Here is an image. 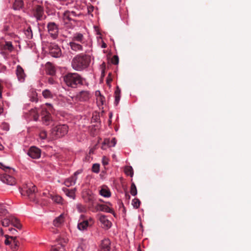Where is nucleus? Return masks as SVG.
Instances as JSON below:
<instances>
[{
	"instance_id": "f257e3e1",
	"label": "nucleus",
	"mask_w": 251,
	"mask_h": 251,
	"mask_svg": "<svg viewBox=\"0 0 251 251\" xmlns=\"http://www.w3.org/2000/svg\"><path fill=\"white\" fill-rule=\"evenodd\" d=\"M91 62L90 55L80 53L75 56L72 61L73 68L77 71H81L86 69Z\"/></svg>"
},
{
	"instance_id": "f03ea898",
	"label": "nucleus",
	"mask_w": 251,
	"mask_h": 251,
	"mask_svg": "<svg viewBox=\"0 0 251 251\" xmlns=\"http://www.w3.org/2000/svg\"><path fill=\"white\" fill-rule=\"evenodd\" d=\"M64 80L68 86L76 88L82 84L83 78L77 73H68L64 76Z\"/></svg>"
},
{
	"instance_id": "7ed1b4c3",
	"label": "nucleus",
	"mask_w": 251,
	"mask_h": 251,
	"mask_svg": "<svg viewBox=\"0 0 251 251\" xmlns=\"http://www.w3.org/2000/svg\"><path fill=\"white\" fill-rule=\"evenodd\" d=\"M68 131V126L66 125H59L52 128L50 136L51 139H56L65 136Z\"/></svg>"
},
{
	"instance_id": "20e7f679",
	"label": "nucleus",
	"mask_w": 251,
	"mask_h": 251,
	"mask_svg": "<svg viewBox=\"0 0 251 251\" xmlns=\"http://www.w3.org/2000/svg\"><path fill=\"white\" fill-rule=\"evenodd\" d=\"M36 186L31 183L26 184L23 186L21 190L22 195L27 196L31 201H34Z\"/></svg>"
},
{
	"instance_id": "39448f33",
	"label": "nucleus",
	"mask_w": 251,
	"mask_h": 251,
	"mask_svg": "<svg viewBox=\"0 0 251 251\" xmlns=\"http://www.w3.org/2000/svg\"><path fill=\"white\" fill-rule=\"evenodd\" d=\"M93 223L94 221L92 219H85L84 215H81L77 224V228L80 230H85L87 229L88 226H91Z\"/></svg>"
},
{
	"instance_id": "423d86ee",
	"label": "nucleus",
	"mask_w": 251,
	"mask_h": 251,
	"mask_svg": "<svg viewBox=\"0 0 251 251\" xmlns=\"http://www.w3.org/2000/svg\"><path fill=\"white\" fill-rule=\"evenodd\" d=\"M33 14L37 20L40 21L46 17L44 7L41 5H35L33 8Z\"/></svg>"
},
{
	"instance_id": "0eeeda50",
	"label": "nucleus",
	"mask_w": 251,
	"mask_h": 251,
	"mask_svg": "<svg viewBox=\"0 0 251 251\" xmlns=\"http://www.w3.org/2000/svg\"><path fill=\"white\" fill-rule=\"evenodd\" d=\"M48 32L53 39H56L58 35V26L53 22H50L47 25Z\"/></svg>"
},
{
	"instance_id": "6e6552de",
	"label": "nucleus",
	"mask_w": 251,
	"mask_h": 251,
	"mask_svg": "<svg viewBox=\"0 0 251 251\" xmlns=\"http://www.w3.org/2000/svg\"><path fill=\"white\" fill-rule=\"evenodd\" d=\"M50 53L54 57H59L61 55V51L59 46L56 44H51L50 47Z\"/></svg>"
},
{
	"instance_id": "1a4fd4ad",
	"label": "nucleus",
	"mask_w": 251,
	"mask_h": 251,
	"mask_svg": "<svg viewBox=\"0 0 251 251\" xmlns=\"http://www.w3.org/2000/svg\"><path fill=\"white\" fill-rule=\"evenodd\" d=\"M27 154L30 157L37 159L41 156V150L36 147L32 146L29 149Z\"/></svg>"
},
{
	"instance_id": "9d476101",
	"label": "nucleus",
	"mask_w": 251,
	"mask_h": 251,
	"mask_svg": "<svg viewBox=\"0 0 251 251\" xmlns=\"http://www.w3.org/2000/svg\"><path fill=\"white\" fill-rule=\"evenodd\" d=\"M111 244V241L108 238L103 239L99 246L100 251H110Z\"/></svg>"
},
{
	"instance_id": "9b49d317",
	"label": "nucleus",
	"mask_w": 251,
	"mask_h": 251,
	"mask_svg": "<svg viewBox=\"0 0 251 251\" xmlns=\"http://www.w3.org/2000/svg\"><path fill=\"white\" fill-rule=\"evenodd\" d=\"M0 180L3 183L10 185H13L16 183L15 179L13 176L6 174L0 176Z\"/></svg>"
},
{
	"instance_id": "f8f14e48",
	"label": "nucleus",
	"mask_w": 251,
	"mask_h": 251,
	"mask_svg": "<svg viewBox=\"0 0 251 251\" xmlns=\"http://www.w3.org/2000/svg\"><path fill=\"white\" fill-rule=\"evenodd\" d=\"M58 245L53 247L51 251H66L65 245L68 242V239H60Z\"/></svg>"
},
{
	"instance_id": "ddd939ff",
	"label": "nucleus",
	"mask_w": 251,
	"mask_h": 251,
	"mask_svg": "<svg viewBox=\"0 0 251 251\" xmlns=\"http://www.w3.org/2000/svg\"><path fill=\"white\" fill-rule=\"evenodd\" d=\"M81 173L80 171H76L70 178L66 179L65 182L64 184L67 187H70V186H72L73 185H74L76 183V181L77 180V176Z\"/></svg>"
},
{
	"instance_id": "4468645a",
	"label": "nucleus",
	"mask_w": 251,
	"mask_h": 251,
	"mask_svg": "<svg viewBox=\"0 0 251 251\" xmlns=\"http://www.w3.org/2000/svg\"><path fill=\"white\" fill-rule=\"evenodd\" d=\"M95 210L96 211H100L114 214L113 210L105 204H97L95 206Z\"/></svg>"
},
{
	"instance_id": "2eb2a0df",
	"label": "nucleus",
	"mask_w": 251,
	"mask_h": 251,
	"mask_svg": "<svg viewBox=\"0 0 251 251\" xmlns=\"http://www.w3.org/2000/svg\"><path fill=\"white\" fill-rule=\"evenodd\" d=\"M90 98V94L88 91H82L77 95V99L80 101H87Z\"/></svg>"
},
{
	"instance_id": "dca6fc26",
	"label": "nucleus",
	"mask_w": 251,
	"mask_h": 251,
	"mask_svg": "<svg viewBox=\"0 0 251 251\" xmlns=\"http://www.w3.org/2000/svg\"><path fill=\"white\" fill-rule=\"evenodd\" d=\"M99 220L103 225V227L108 229L111 227V223L106 218V217L105 215H100L99 217Z\"/></svg>"
},
{
	"instance_id": "f3484780",
	"label": "nucleus",
	"mask_w": 251,
	"mask_h": 251,
	"mask_svg": "<svg viewBox=\"0 0 251 251\" xmlns=\"http://www.w3.org/2000/svg\"><path fill=\"white\" fill-rule=\"evenodd\" d=\"M16 75L18 77V79L19 81L23 82L25 80V75L24 73V71L23 69L20 66L18 65L16 69Z\"/></svg>"
},
{
	"instance_id": "a211bd4d",
	"label": "nucleus",
	"mask_w": 251,
	"mask_h": 251,
	"mask_svg": "<svg viewBox=\"0 0 251 251\" xmlns=\"http://www.w3.org/2000/svg\"><path fill=\"white\" fill-rule=\"evenodd\" d=\"M64 222V217L63 214H61L56 217L53 221V225L56 227H59L62 226Z\"/></svg>"
},
{
	"instance_id": "6ab92c4d",
	"label": "nucleus",
	"mask_w": 251,
	"mask_h": 251,
	"mask_svg": "<svg viewBox=\"0 0 251 251\" xmlns=\"http://www.w3.org/2000/svg\"><path fill=\"white\" fill-rule=\"evenodd\" d=\"M70 46L71 49L75 51H81L83 50V47L80 44L76 43L75 42H71L70 43Z\"/></svg>"
},
{
	"instance_id": "aec40b11",
	"label": "nucleus",
	"mask_w": 251,
	"mask_h": 251,
	"mask_svg": "<svg viewBox=\"0 0 251 251\" xmlns=\"http://www.w3.org/2000/svg\"><path fill=\"white\" fill-rule=\"evenodd\" d=\"M83 40H84V37L82 34L80 33H76L75 34L73 38H72V41L73 42H78L80 43H83Z\"/></svg>"
},
{
	"instance_id": "412c9836",
	"label": "nucleus",
	"mask_w": 251,
	"mask_h": 251,
	"mask_svg": "<svg viewBox=\"0 0 251 251\" xmlns=\"http://www.w3.org/2000/svg\"><path fill=\"white\" fill-rule=\"evenodd\" d=\"M121 98V90L119 86H117L115 91V104L117 105L120 101Z\"/></svg>"
},
{
	"instance_id": "4be33fe9",
	"label": "nucleus",
	"mask_w": 251,
	"mask_h": 251,
	"mask_svg": "<svg viewBox=\"0 0 251 251\" xmlns=\"http://www.w3.org/2000/svg\"><path fill=\"white\" fill-rule=\"evenodd\" d=\"M10 239H11V241H12V243L11 244L12 245V249L13 251H15L18 249V247L19 245V242L17 240V237H10Z\"/></svg>"
},
{
	"instance_id": "5701e85b",
	"label": "nucleus",
	"mask_w": 251,
	"mask_h": 251,
	"mask_svg": "<svg viewBox=\"0 0 251 251\" xmlns=\"http://www.w3.org/2000/svg\"><path fill=\"white\" fill-rule=\"evenodd\" d=\"M63 190L66 195L73 199H74L75 198V189H68L66 188H63Z\"/></svg>"
},
{
	"instance_id": "b1692460",
	"label": "nucleus",
	"mask_w": 251,
	"mask_h": 251,
	"mask_svg": "<svg viewBox=\"0 0 251 251\" xmlns=\"http://www.w3.org/2000/svg\"><path fill=\"white\" fill-rule=\"evenodd\" d=\"M11 224L16 227L18 229H21L22 227V225L20 224L19 220L13 216H11Z\"/></svg>"
},
{
	"instance_id": "393cba45",
	"label": "nucleus",
	"mask_w": 251,
	"mask_h": 251,
	"mask_svg": "<svg viewBox=\"0 0 251 251\" xmlns=\"http://www.w3.org/2000/svg\"><path fill=\"white\" fill-rule=\"evenodd\" d=\"M43 122L46 125H48L50 124V122L51 121V115L50 114L47 112H45V115L42 117Z\"/></svg>"
},
{
	"instance_id": "a878e982",
	"label": "nucleus",
	"mask_w": 251,
	"mask_h": 251,
	"mask_svg": "<svg viewBox=\"0 0 251 251\" xmlns=\"http://www.w3.org/2000/svg\"><path fill=\"white\" fill-rule=\"evenodd\" d=\"M24 5V2L22 0H15L13 7L15 10H19Z\"/></svg>"
},
{
	"instance_id": "bb28decb",
	"label": "nucleus",
	"mask_w": 251,
	"mask_h": 251,
	"mask_svg": "<svg viewBox=\"0 0 251 251\" xmlns=\"http://www.w3.org/2000/svg\"><path fill=\"white\" fill-rule=\"evenodd\" d=\"M63 19L66 23H67L68 22L73 20L71 15L69 14V11L67 10L64 12Z\"/></svg>"
},
{
	"instance_id": "cd10ccee",
	"label": "nucleus",
	"mask_w": 251,
	"mask_h": 251,
	"mask_svg": "<svg viewBox=\"0 0 251 251\" xmlns=\"http://www.w3.org/2000/svg\"><path fill=\"white\" fill-rule=\"evenodd\" d=\"M100 194L104 197H109L111 196V193L108 189L102 188L100 191Z\"/></svg>"
},
{
	"instance_id": "c85d7f7f",
	"label": "nucleus",
	"mask_w": 251,
	"mask_h": 251,
	"mask_svg": "<svg viewBox=\"0 0 251 251\" xmlns=\"http://www.w3.org/2000/svg\"><path fill=\"white\" fill-rule=\"evenodd\" d=\"M47 72L48 74L51 75H53L55 73V71L53 66L50 63L47 64Z\"/></svg>"
},
{
	"instance_id": "c756f323",
	"label": "nucleus",
	"mask_w": 251,
	"mask_h": 251,
	"mask_svg": "<svg viewBox=\"0 0 251 251\" xmlns=\"http://www.w3.org/2000/svg\"><path fill=\"white\" fill-rule=\"evenodd\" d=\"M1 225L3 226H8L11 223V216L9 218H5L1 221Z\"/></svg>"
},
{
	"instance_id": "7c9ffc66",
	"label": "nucleus",
	"mask_w": 251,
	"mask_h": 251,
	"mask_svg": "<svg viewBox=\"0 0 251 251\" xmlns=\"http://www.w3.org/2000/svg\"><path fill=\"white\" fill-rule=\"evenodd\" d=\"M124 171L126 174L132 177L133 175V170L131 166H126L125 168Z\"/></svg>"
},
{
	"instance_id": "2f4dec72",
	"label": "nucleus",
	"mask_w": 251,
	"mask_h": 251,
	"mask_svg": "<svg viewBox=\"0 0 251 251\" xmlns=\"http://www.w3.org/2000/svg\"><path fill=\"white\" fill-rule=\"evenodd\" d=\"M0 168L5 171L6 172L12 174V172H14V170L9 167L4 166L2 163H0Z\"/></svg>"
},
{
	"instance_id": "473e14b6",
	"label": "nucleus",
	"mask_w": 251,
	"mask_h": 251,
	"mask_svg": "<svg viewBox=\"0 0 251 251\" xmlns=\"http://www.w3.org/2000/svg\"><path fill=\"white\" fill-rule=\"evenodd\" d=\"M50 198L52 199V200L53 201L57 203H60L62 201V198L59 196H53L52 195H50Z\"/></svg>"
},
{
	"instance_id": "72a5a7b5",
	"label": "nucleus",
	"mask_w": 251,
	"mask_h": 251,
	"mask_svg": "<svg viewBox=\"0 0 251 251\" xmlns=\"http://www.w3.org/2000/svg\"><path fill=\"white\" fill-rule=\"evenodd\" d=\"M25 34L28 39H31L32 38V32L30 26H28L25 31Z\"/></svg>"
},
{
	"instance_id": "f704fd0d",
	"label": "nucleus",
	"mask_w": 251,
	"mask_h": 251,
	"mask_svg": "<svg viewBox=\"0 0 251 251\" xmlns=\"http://www.w3.org/2000/svg\"><path fill=\"white\" fill-rule=\"evenodd\" d=\"M42 95L45 98H51L52 97L51 93L48 89L44 90L42 92Z\"/></svg>"
},
{
	"instance_id": "c9c22d12",
	"label": "nucleus",
	"mask_w": 251,
	"mask_h": 251,
	"mask_svg": "<svg viewBox=\"0 0 251 251\" xmlns=\"http://www.w3.org/2000/svg\"><path fill=\"white\" fill-rule=\"evenodd\" d=\"M137 191L136 189V187L135 186V184L134 183H132L131 185V188H130V194L134 196L137 195Z\"/></svg>"
},
{
	"instance_id": "e433bc0d",
	"label": "nucleus",
	"mask_w": 251,
	"mask_h": 251,
	"mask_svg": "<svg viewBox=\"0 0 251 251\" xmlns=\"http://www.w3.org/2000/svg\"><path fill=\"white\" fill-rule=\"evenodd\" d=\"M140 203L141 202L140 200L136 198L134 199L132 201V204L133 205V207L135 208H138L139 207Z\"/></svg>"
},
{
	"instance_id": "4c0bfd02",
	"label": "nucleus",
	"mask_w": 251,
	"mask_h": 251,
	"mask_svg": "<svg viewBox=\"0 0 251 251\" xmlns=\"http://www.w3.org/2000/svg\"><path fill=\"white\" fill-rule=\"evenodd\" d=\"M4 49L11 51L13 49V46L10 42H6L4 47Z\"/></svg>"
},
{
	"instance_id": "58836bf2",
	"label": "nucleus",
	"mask_w": 251,
	"mask_h": 251,
	"mask_svg": "<svg viewBox=\"0 0 251 251\" xmlns=\"http://www.w3.org/2000/svg\"><path fill=\"white\" fill-rule=\"evenodd\" d=\"M40 138L42 139H45L47 137V133L46 131L44 130H41L39 133Z\"/></svg>"
},
{
	"instance_id": "ea45409f",
	"label": "nucleus",
	"mask_w": 251,
	"mask_h": 251,
	"mask_svg": "<svg viewBox=\"0 0 251 251\" xmlns=\"http://www.w3.org/2000/svg\"><path fill=\"white\" fill-rule=\"evenodd\" d=\"M92 171L94 173H99L100 171V165L98 164H93L92 167Z\"/></svg>"
},
{
	"instance_id": "a19ab883",
	"label": "nucleus",
	"mask_w": 251,
	"mask_h": 251,
	"mask_svg": "<svg viewBox=\"0 0 251 251\" xmlns=\"http://www.w3.org/2000/svg\"><path fill=\"white\" fill-rule=\"evenodd\" d=\"M7 213V210L3 206L0 207V216H5Z\"/></svg>"
},
{
	"instance_id": "79ce46f5",
	"label": "nucleus",
	"mask_w": 251,
	"mask_h": 251,
	"mask_svg": "<svg viewBox=\"0 0 251 251\" xmlns=\"http://www.w3.org/2000/svg\"><path fill=\"white\" fill-rule=\"evenodd\" d=\"M111 62L114 65H117L119 63V57L117 55H114L111 59Z\"/></svg>"
},
{
	"instance_id": "37998d69",
	"label": "nucleus",
	"mask_w": 251,
	"mask_h": 251,
	"mask_svg": "<svg viewBox=\"0 0 251 251\" xmlns=\"http://www.w3.org/2000/svg\"><path fill=\"white\" fill-rule=\"evenodd\" d=\"M5 237H6V239L5 240L4 243L6 245H10L12 243V241H11V239H10V237H12L11 236H8L7 235H5Z\"/></svg>"
},
{
	"instance_id": "c03bdc74",
	"label": "nucleus",
	"mask_w": 251,
	"mask_h": 251,
	"mask_svg": "<svg viewBox=\"0 0 251 251\" xmlns=\"http://www.w3.org/2000/svg\"><path fill=\"white\" fill-rule=\"evenodd\" d=\"M77 209L80 212H83L85 211V208L80 204L77 205Z\"/></svg>"
},
{
	"instance_id": "a18cd8bd",
	"label": "nucleus",
	"mask_w": 251,
	"mask_h": 251,
	"mask_svg": "<svg viewBox=\"0 0 251 251\" xmlns=\"http://www.w3.org/2000/svg\"><path fill=\"white\" fill-rule=\"evenodd\" d=\"M116 141L115 138H113L110 141V145H109V147L115 146V145H116Z\"/></svg>"
},
{
	"instance_id": "49530a36",
	"label": "nucleus",
	"mask_w": 251,
	"mask_h": 251,
	"mask_svg": "<svg viewBox=\"0 0 251 251\" xmlns=\"http://www.w3.org/2000/svg\"><path fill=\"white\" fill-rule=\"evenodd\" d=\"M89 205L90 206H93L94 205V200H93L92 197H90L89 198Z\"/></svg>"
},
{
	"instance_id": "de8ad7c7",
	"label": "nucleus",
	"mask_w": 251,
	"mask_h": 251,
	"mask_svg": "<svg viewBox=\"0 0 251 251\" xmlns=\"http://www.w3.org/2000/svg\"><path fill=\"white\" fill-rule=\"evenodd\" d=\"M9 230L11 232L12 234H16V233L18 232L16 229L13 228H9Z\"/></svg>"
},
{
	"instance_id": "09e8293b",
	"label": "nucleus",
	"mask_w": 251,
	"mask_h": 251,
	"mask_svg": "<svg viewBox=\"0 0 251 251\" xmlns=\"http://www.w3.org/2000/svg\"><path fill=\"white\" fill-rule=\"evenodd\" d=\"M102 163L103 165H106L108 164V159L105 157H103L102 159Z\"/></svg>"
},
{
	"instance_id": "8fccbe9b",
	"label": "nucleus",
	"mask_w": 251,
	"mask_h": 251,
	"mask_svg": "<svg viewBox=\"0 0 251 251\" xmlns=\"http://www.w3.org/2000/svg\"><path fill=\"white\" fill-rule=\"evenodd\" d=\"M110 141L108 139H105L103 142V144L107 145L109 147V145L110 144Z\"/></svg>"
},
{
	"instance_id": "3c124183",
	"label": "nucleus",
	"mask_w": 251,
	"mask_h": 251,
	"mask_svg": "<svg viewBox=\"0 0 251 251\" xmlns=\"http://www.w3.org/2000/svg\"><path fill=\"white\" fill-rule=\"evenodd\" d=\"M69 14L71 15V17H76V14L75 11H69Z\"/></svg>"
},
{
	"instance_id": "603ef678",
	"label": "nucleus",
	"mask_w": 251,
	"mask_h": 251,
	"mask_svg": "<svg viewBox=\"0 0 251 251\" xmlns=\"http://www.w3.org/2000/svg\"><path fill=\"white\" fill-rule=\"evenodd\" d=\"M39 118V115L38 114H35L33 115V119L34 121H36L38 120Z\"/></svg>"
},
{
	"instance_id": "864d4df0",
	"label": "nucleus",
	"mask_w": 251,
	"mask_h": 251,
	"mask_svg": "<svg viewBox=\"0 0 251 251\" xmlns=\"http://www.w3.org/2000/svg\"><path fill=\"white\" fill-rule=\"evenodd\" d=\"M48 82L50 84H53V80L52 78H49L48 79Z\"/></svg>"
},
{
	"instance_id": "5fc2aeb1",
	"label": "nucleus",
	"mask_w": 251,
	"mask_h": 251,
	"mask_svg": "<svg viewBox=\"0 0 251 251\" xmlns=\"http://www.w3.org/2000/svg\"><path fill=\"white\" fill-rule=\"evenodd\" d=\"M0 232L1 235L2 236L3 235V234H4V233H3V231L2 228L0 229Z\"/></svg>"
},
{
	"instance_id": "6e6d98bb",
	"label": "nucleus",
	"mask_w": 251,
	"mask_h": 251,
	"mask_svg": "<svg viewBox=\"0 0 251 251\" xmlns=\"http://www.w3.org/2000/svg\"><path fill=\"white\" fill-rule=\"evenodd\" d=\"M125 195L127 199H130V196L127 193H126Z\"/></svg>"
},
{
	"instance_id": "4d7b16f0",
	"label": "nucleus",
	"mask_w": 251,
	"mask_h": 251,
	"mask_svg": "<svg viewBox=\"0 0 251 251\" xmlns=\"http://www.w3.org/2000/svg\"><path fill=\"white\" fill-rule=\"evenodd\" d=\"M112 81V79L111 78H108L107 79V82L109 83Z\"/></svg>"
},
{
	"instance_id": "13d9d810",
	"label": "nucleus",
	"mask_w": 251,
	"mask_h": 251,
	"mask_svg": "<svg viewBox=\"0 0 251 251\" xmlns=\"http://www.w3.org/2000/svg\"><path fill=\"white\" fill-rule=\"evenodd\" d=\"M3 112V108L0 106V114Z\"/></svg>"
},
{
	"instance_id": "bf43d9fd",
	"label": "nucleus",
	"mask_w": 251,
	"mask_h": 251,
	"mask_svg": "<svg viewBox=\"0 0 251 251\" xmlns=\"http://www.w3.org/2000/svg\"><path fill=\"white\" fill-rule=\"evenodd\" d=\"M3 148L2 145L0 143V150H2Z\"/></svg>"
},
{
	"instance_id": "052dcab7",
	"label": "nucleus",
	"mask_w": 251,
	"mask_h": 251,
	"mask_svg": "<svg viewBox=\"0 0 251 251\" xmlns=\"http://www.w3.org/2000/svg\"><path fill=\"white\" fill-rule=\"evenodd\" d=\"M80 250H82V248L81 247L78 248L77 251H80Z\"/></svg>"
},
{
	"instance_id": "680f3d73",
	"label": "nucleus",
	"mask_w": 251,
	"mask_h": 251,
	"mask_svg": "<svg viewBox=\"0 0 251 251\" xmlns=\"http://www.w3.org/2000/svg\"><path fill=\"white\" fill-rule=\"evenodd\" d=\"M102 47H103V48H105V47H106V44H104L102 45Z\"/></svg>"
},
{
	"instance_id": "e2e57ef3",
	"label": "nucleus",
	"mask_w": 251,
	"mask_h": 251,
	"mask_svg": "<svg viewBox=\"0 0 251 251\" xmlns=\"http://www.w3.org/2000/svg\"><path fill=\"white\" fill-rule=\"evenodd\" d=\"M92 152H93L92 150H91L90 151V153Z\"/></svg>"
},
{
	"instance_id": "0e129e2a",
	"label": "nucleus",
	"mask_w": 251,
	"mask_h": 251,
	"mask_svg": "<svg viewBox=\"0 0 251 251\" xmlns=\"http://www.w3.org/2000/svg\"><path fill=\"white\" fill-rule=\"evenodd\" d=\"M138 251H140V250H138Z\"/></svg>"
}]
</instances>
